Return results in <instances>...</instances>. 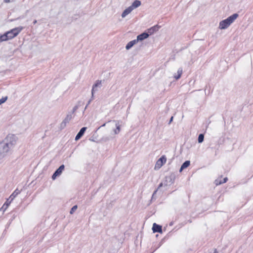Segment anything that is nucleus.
Returning a JSON list of instances; mask_svg holds the SVG:
<instances>
[{"label":"nucleus","mask_w":253,"mask_h":253,"mask_svg":"<svg viewBox=\"0 0 253 253\" xmlns=\"http://www.w3.org/2000/svg\"><path fill=\"white\" fill-rule=\"evenodd\" d=\"M17 140L16 135L9 134L0 142V158L4 157L15 146Z\"/></svg>","instance_id":"1"},{"label":"nucleus","mask_w":253,"mask_h":253,"mask_svg":"<svg viewBox=\"0 0 253 253\" xmlns=\"http://www.w3.org/2000/svg\"><path fill=\"white\" fill-rule=\"evenodd\" d=\"M23 29V27H18L6 32L0 36V42L11 40L16 37Z\"/></svg>","instance_id":"2"},{"label":"nucleus","mask_w":253,"mask_h":253,"mask_svg":"<svg viewBox=\"0 0 253 253\" xmlns=\"http://www.w3.org/2000/svg\"><path fill=\"white\" fill-rule=\"evenodd\" d=\"M238 16L239 15L237 13H234L227 18L221 21L219 23L218 28L220 30H224L228 28Z\"/></svg>","instance_id":"3"},{"label":"nucleus","mask_w":253,"mask_h":253,"mask_svg":"<svg viewBox=\"0 0 253 253\" xmlns=\"http://www.w3.org/2000/svg\"><path fill=\"white\" fill-rule=\"evenodd\" d=\"M109 122L111 123V127H113L114 126L116 127V128L114 129L113 130L114 134L116 135L119 134L121 131V125L120 123V122L117 120H113L109 121Z\"/></svg>","instance_id":"4"},{"label":"nucleus","mask_w":253,"mask_h":253,"mask_svg":"<svg viewBox=\"0 0 253 253\" xmlns=\"http://www.w3.org/2000/svg\"><path fill=\"white\" fill-rule=\"evenodd\" d=\"M167 161V158L165 156H162L160 159H159L155 166V169H160Z\"/></svg>","instance_id":"5"},{"label":"nucleus","mask_w":253,"mask_h":253,"mask_svg":"<svg viewBox=\"0 0 253 253\" xmlns=\"http://www.w3.org/2000/svg\"><path fill=\"white\" fill-rule=\"evenodd\" d=\"M102 85V81L97 80L94 84L92 85L91 89V98L93 99L94 94L95 92L98 91V88H100Z\"/></svg>","instance_id":"6"},{"label":"nucleus","mask_w":253,"mask_h":253,"mask_svg":"<svg viewBox=\"0 0 253 253\" xmlns=\"http://www.w3.org/2000/svg\"><path fill=\"white\" fill-rule=\"evenodd\" d=\"M64 168L65 167L63 165L60 166L59 168L54 172V173L52 175V179L53 180H55L57 176H60L63 170L64 169Z\"/></svg>","instance_id":"7"},{"label":"nucleus","mask_w":253,"mask_h":253,"mask_svg":"<svg viewBox=\"0 0 253 253\" xmlns=\"http://www.w3.org/2000/svg\"><path fill=\"white\" fill-rule=\"evenodd\" d=\"M133 10L129 6L125 9L121 14V16L123 18H125L127 15L130 14Z\"/></svg>","instance_id":"8"},{"label":"nucleus","mask_w":253,"mask_h":253,"mask_svg":"<svg viewBox=\"0 0 253 253\" xmlns=\"http://www.w3.org/2000/svg\"><path fill=\"white\" fill-rule=\"evenodd\" d=\"M86 129V127H82L81 129V130H80V131L78 132L77 135H76V136L75 137V140L77 141V140H79V139H80L81 138V137L84 135Z\"/></svg>","instance_id":"9"},{"label":"nucleus","mask_w":253,"mask_h":253,"mask_svg":"<svg viewBox=\"0 0 253 253\" xmlns=\"http://www.w3.org/2000/svg\"><path fill=\"white\" fill-rule=\"evenodd\" d=\"M149 37V34L147 33H143L137 37V39H136L138 41H142L146 39H147Z\"/></svg>","instance_id":"10"},{"label":"nucleus","mask_w":253,"mask_h":253,"mask_svg":"<svg viewBox=\"0 0 253 253\" xmlns=\"http://www.w3.org/2000/svg\"><path fill=\"white\" fill-rule=\"evenodd\" d=\"M153 232H159V233H162V227L156 223H154L153 225V228H152Z\"/></svg>","instance_id":"11"},{"label":"nucleus","mask_w":253,"mask_h":253,"mask_svg":"<svg viewBox=\"0 0 253 253\" xmlns=\"http://www.w3.org/2000/svg\"><path fill=\"white\" fill-rule=\"evenodd\" d=\"M165 178H166V182H164V183H161L159 184L157 190H158L161 187H162L163 184H164L165 186H167L168 185V184L167 183L168 181H169L170 183H173L172 179L171 178V177H170V176H167V177H166Z\"/></svg>","instance_id":"12"},{"label":"nucleus","mask_w":253,"mask_h":253,"mask_svg":"<svg viewBox=\"0 0 253 253\" xmlns=\"http://www.w3.org/2000/svg\"><path fill=\"white\" fill-rule=\"evenodd\" d=\"M141 4V2L140 0H135L132 2V4L129 6L132 8V10H133L140 6Z\"/></svg>","instance_id":"13"},{"label":"nucleus","mask_w":253,"mask_h":253,"mask_svg":"<svg viewBox=\"0 0 253 253\" xmlns=\"http://www.w3.org/2000/svg\"><path fill=\"white\" fill-rule=\"evenodd\" d=\"M159 26L158 25H156L154 27H151V28L148 29L147 34H149V35H151L157 31L159 29Z\"/></svg>","instance_id":"14"},{"label":"nucleus","mask_w":253,"mask_h":253,"mask_svg":"<svg viewBox=\"0 0 253 253\" xmlns=\"http://www.w3.org/2000/svg\"><path fill=\"white\" fill-rule=\"evenodd\" d=\"M137 40H134L133 41H131L127 43L126 46V48L127 50L129 49L130 48H131L134 44H135L137 42Z\"/></svg>","instance_id":"15"},{"label":"nucleus","mask_w":253,"mask_h":253,"mask_svg":"<svg viewBox=\"0 0 253 253\" xmlns=\"http://www.w3.org/2000/svg\"><path fill=\"white\" fill-rule=\"evenodd\" d=\"M190 162L189 161H185L181 166V168L179 169V171L181 172L183 170V169L188 167L190 166Z\"/></svg>","instance_id":"16"},{"label":"nucleus","mask_w":253,"mask_h":253,"mask_svg":"<svg viewBox=\"0 0 253 253\" xmlns=\"http://www.w3.org/2000/svg\"><path fill=\"white\" fill-rule=\"evenodd\" d=\"M20 193V191L16 189L14 191V192L10 195L9 199H10V203L16 197L17 195H18Z\"/></svg>","instance_id":"17"},{"label":"nucleus","mask_w":253,"mask_h":253,"mask_svg":"<svg viewBox=\"0 0 253 253\" xmlns=\"http://www.w3.org/2000/svg\"><path fill=\"white\" fill-rule=\"evenodd\" d=\"M182 74V69L181 68H180L177 70V75H174V78L176 80H178L181 77Z\"/></svg>","instance_id":"18"},{"label":"nucleus","mask_w":253,"mask_h":253,"mask_svg":"<svg viewBox=\"0 0 253 253\" xmlns=\"http://www.w3.org/2000/svg\"><path fill=\"white\" fill-rule=\"evenodd\" d=\"M71 115H68L64 121L62 122V125L64 124L65 125L67 123H68L71 120Z\"/></svg>","instance_id":"19"},{"label":"nucleus","mask_w":253,"mask_h":253,"mask_svg":"<svg viewBox=\"0 0 253 253\" xmlns=\"http://www.w3.org/2000/svg\"><path fill=\"white\" fill-rule=\"evenodd\" d=\"M204 136L203 134H200L198 136V142L201 143L204 141Z\"/></svg>","instance_id":"20"},{"label":"nucleus","mask_w":253,"mask_h":253,"mask_svg":"<svg viewBox=\"0 0 253 253\" xmlns=\"http://www.w3.org/2000/svg\"><path fill=\"white\" fill-rule=\"evenodd\" d=\"M222 181H223V180H221V178H217V179H216L215 180L214 183L216 185H218L221 184H222L223 183Z\"/></svg>","instance_id":"21"},{"label":"nucleus","mask_w":253,"mask_h":253,"mask_svg":"<svg viewBox=\"0 0 253 253\" xmlns=\"http://www.w3.org/2000/svg\"><path fill=\"white\" fill-rule=\"evenodd\" d=\"M7 99V97L5 96L3 97L0 99V105H1L2 104L4 103Z\"/></svg>","instance_id":"22"},{"label":"nucleus","mask_w":253,"mask_h":253,"mask_svg":"<svg viewBox=\"0 0 253 253\" xmlns=\"http://www.w3.org/2000/svg\"><path fill=\"white\" fill-rule=\"evenodd\" d=\"M77 208L78 207L77 205L74 206L70 211V213L73 214L75 212V211L77 209Z\"/></svg>","instance_id":"23"},{"label":"nucleus","mask_w":253,"mask_h":253,"mask_svg":"<svg viewBox=\"0 0 253 253\" xmlns=\"http://www.w3.org/2000/svg\"><path fill=\"white\" fill-rule=\"evenodd\" d=\"M227 178L225 177L223 180V181H222L223 183H225L227 181Z\"/></svg>","instance_id":"24"},{"label":"nucleus","mask_w":253,"mask_h":253,"mask_svg":"<svg viewBox=\"0 0 253 253\" xmlns=\"http://www.w3.org/2000/svg\"><path fill=\"white\" fill-rule=\"evenodd\" d=\"M10 204V202L9 203H5L3 206H6L5 208H7L8 206H9V204Z\"/></svg>","instance_id":"25"},{"label":"nucleus","mask_w":253,"mask_h":253,"mask_svg":"<svg viewBox=\"0 0 253 253\" xmlns=\"http://www.w3.org/2000/svg\"><path fill=\"white\" fill-rule=\"evenodd\" d=\"M173 120V117H171L169 121V123H171L172 121Z\"/></svg>","instance_id":"26"},{"label":"nucleus","mask_w":253,"mask_h":253,"mask_svg":"<svg viewBox=\"0 0 253 253\" xmlns=\"http://www.w3.org/2000/svg\"><path fill=\"white\" fill-rule=\"evenodd\" d=\"M37 21L36 20H35L34 21L33 23L34 24H35L36 23H37Z\"/></svg>","instance_id":"27"},{"label":"nucleus","mask_w":253,"mask_h":253,"mask_svg":"<svg viewBox=\"0 0 253 253\" xmlns=\"http://www.w3.org/2000/svg\"><path fill=\"white\" fill-rule=\"evenodd\" d=\"M5 2H9L10 1L9 0H4Z\"/></svg>","instance_id":"28"},{"label":"nucleus","mask_w":253,"mask_h":253,"mask_svg":"<svg viewBox=\"0 0 253 253\" xmlns=\"http://www.w3.org/2000/svg\"><path fill=\"white\" fill-rule=\"evenodd\" d=\"M105 125H106L105 124H104L103 125H102L101 126H105Z\"/></svg>","instance_id":"29"},{"label":"nucleus","mask_w":253,"mask_h":253,"mask_svg":"<svg viewBox=\"0 0 253 253\" xmlns=\"http://www.w3.org/2000/svg\"><path fill=\"white\" fill-rule=\"evenodd\" d=\"M214 253H216V251H215Z\"/></svg>","instance_id":"30"}]
</instances>
